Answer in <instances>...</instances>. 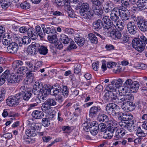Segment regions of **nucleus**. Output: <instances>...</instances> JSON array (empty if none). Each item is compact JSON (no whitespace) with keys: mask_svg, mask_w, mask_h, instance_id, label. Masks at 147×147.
<instances>
[{"mask_svg":"<svg viewBox=\"0 0 147 147\" xmlns=\"http://www.w3.org/2000/svg\"><path fill=\"white\" fill-rule=\"evenodd\" d=\"M132 19L140 30L143 32L147 31V21L143 17L135 16L132 17Z\"/></svg>","mask_w":147,"mask_h":147,"instance_id":"1","label":"nucleus"},{"mask_svg":"<svg viewBox=\"0 0 147 147\" xmlns=\"http://www.w3.org/2000/svg\"><path fill=\"white\" fill-rule=\"evenodd\" d=\"M57 4L59 6H63L64 4L63 0H55ZM66 1L65 3V9L66 12V15L69 17L73 18L75 17V14L74 10L71 8L69 3Z\"/></svg>","mask_w":147,"mask_h":147,"instance_id":"2","label":"nucleus"},{"mask_svg":"<svg viewBox=\"0 0 147 147\" xmlns=\"http://www.w3.org/2000/svg\"><path fill=\"white\" fill-rule=\"evenodd\" d=\"M20 92L18 93L20 99L22 98L25 101L28 100L31 97L32 93L27 85H25L21 86L20 88Z\"/></svg>","mask_w":147,"mask_h":147,"instance_id":"3","label":"nucleus"},{"mask_svg":"<svg viewBox=\"0 0 147 147\" xmlns=\"http://www.w3.org/2000/svg\"><path fill=\"white\" fill-rule=\"evenodd\" d=\"M104 23H102V26L105 30H109V33L116 28L115 25L113 24L112 21L109 19V16H105L102 19Z\"/></svg>","mask_w":147,"mask_h":147,"instance_id":"4","label":"nucleus"},{"mask_svg":"<svg viewBox=\"0 0 147 147\" xmlns=\"http://www.w3.org/2000/svg\"><path fill=\"white\" fill-rule=\"evenodd\" d=\"M41 126L40 123H32L30 126L26 130V134L30 137H35L36 135V129L38 130L41 128Z\"/></svg>","mask_w":147,"mask_h":147,"instance_id":"5","label":"nucleus"},{"mask_svg":"<svg viewBox=\"0 0 147 147\" xmlns=\"http://www.w3.org/2000/svg\"><path fill=\"white\" fill-rule=\"evenodd\" d=\"M20 96L18 94L14 96H9L7 99L6 102L7 105L9 106L18 105L20 101Z\"/></svg>","mask_w":147,"mask_h":147,"instance_id":"6","label":"nucleus"},{"mask_svg":"<svg viewBox=\"0 0 147 147\" xmlns=\"http://www.w3.org/2000/svg\"><path fill=\"white\" fill-rule=\"evenodd\" d=\"M117 116V117L119 119H121L122 121H131L132 123H134V121L133 120L134 119L133 115L131 113H129L126 114L125 113H123L122 112H120L119 111L116 115V116Z\"/></svg>","mask_w":147,"mask_h":147,"instance_id":"7","label":"nucleus"},{"mask_svg":"<svg viewBox=\"0 0 147 147\" xmlns=\"http://www.w3.org/2000/svg\"><path fill=\"white\" fill-rule=\"evenodd\" d=\"M121 9L120 7H114L111 11L110 16L109 19L114 22L117 21L119 18L120 13Z\"/></svg>","mask_w":147,"mask_h":147,"instance_id":"8","label":"nucleus"},{"mask_svg":"<svg viewBox=\"0 0 147 147\" xmlns=\"http://www.w3.org/2000/svg\"><path fill=\"white\" fill-rule=\"evenodd\" d=\"M129 101L127 100V101L124 102L122 104L121 107L125 111H132L135 108L134 103Z\"/></svg>","mask_w":147,"mask_h":147,"instance_id":"9","label":"nucleus"},{"mask_svg":"<svg viewBox=\"0 0 147 147\" xmlns=\"http://www.w3.org/2000/svg\"><path fill=\"white\" fill-rule=\"evenodd\" d=\"M133 97L131 95H119L117 96L114 103L118 104L125 102L127 100H131Z\"/></svg>","mask_w":147,"mask_h":147,"instance_id":"10","label":"nucleus"},{"mask_svg":"<svg viewBox=\"0 0 147 147\" xmlns=\"http://www.w3.org/2000/svg\"><path fill=\"white\" fill-rule=\"evenodd\" d=\"M101 109L99 106H94L91 107L89 109V117L93 118L97 116L99 113Z\"/></svg>","mask_w":147,"mask_h":147,"instance_id":"11","label":"nucleus"},{"mask_svg":"<svg viewBox=\"0 0 147 147\" xmlns=\"http://www.w3.org/2000/svg\"><path fill=\"white\" fill-rule=\"evenodd\" d=\"M51 91V89L48 87H42L41 88V93L40 94V99L42 100H44L45 98L50 94Z\"/></svg>","mask_w":147,"mask_h":147,"instance_id":"12","label":"nucleus"},{"mask_svg":"<svg viewBox=\"0 0 147 147\" xmlns=\"http://www.w3.org/2000/svg\"><path fill=\"white\" fill-rule=\"evenodd\" d=\"M97 120L100 122L107 123V124L113 123V119H109L108 117L104 114L99 115L97 118Z\"/></svg>","mask_w":147,"mask_h":147,"instance_id":"13","label":"nucleus"},{"mask_svg":"<svg viewBox=\"0 0 147 147\" xmlns=\"http://www.w3.org/2000/svg\"><path fill=\"white\" fill-rule=\"evenodd\" d=\"M99 129L98 125L96 121H93L90 129V131L92 134L96 135L98 133Z\"/></svg>","mask_w":147,"mask_h":147,"instance_id":"14","label":"nucleus"},{"mask_svg":"<svg viewBox=\"0 0 147 147\" xmlns=\"http://www.w3.org/2000/svg\"><path fill=\"white\" fill-rule=\"evenodd\" d=\"M48 38L50 42L54 44L55 46H60L62 45L61 42L58 40L56 34L53 35L52 36H48Z\"/></svg>","mask_w":147,"mask_h":147,"instance_id":"15","label":"nucleus"},{"mask_svg":"<svg viewBox=\"0 0 147 147\" xmlns=\"http://www.w3.org/2000/svg\"><path fill=\"white\" fill-rule=\"evenodd\" d=\"M127 28L129 33L131 34H135L136 33L137 28L133 22H129L128 23Z\"/></svg>","mask_w":147,"mask_h":147,"instance_id":"16","label":"nucleus"},{"mask_svg":"<svg viewBox=\"0 0 147 147\" xmlns=\"http://www.w3.org/2000/svg\"><path fill=\"white\" fill-rule=\"evenodd\" d=\"M133 82L131 79H127L126 81L124 84L125 87L122 88L123 92L130 93V87Z\"/></svg>","mask_w":147,"mask_h":147,"instance_id":"17","label":"nucleus"},{"mask_svg":"<svg viewBox=\"0 0 147 147\" xmlns=\"http://www.w3.org/2000/svg\"><path fill=\"white\" fill-rule=\"evenodd\" d=\"M126 131L123 128H117L114 137L115 140H117L123 137L126 134Z\"/></svg>","mask_w":147,"mask_h":147,"instance_id":"18","label":"nucleus"},{"mask_svg":"<svg viewBox=\"0 0 147 147\" xmlns=\"http://www.w3.org/2000/svg\"><path fill=\"white\" fill-rule=\"evenodd\" d=\"M114 6V4L112 1H108L105 4L103 10L105 13H109L112 11V9Z\"/></svg>","mask_w":147,"mask_h":147,"instance_id":"19","label":"nucleus"},{"mask_svg":"<svg viewBox=\"0 0 147 147\" xmlns=\"http://www.w3.org/2000/svg\"><path fill=\"white\" fill-rule=\"evenodd\" d=\"M80 16L84 19H90L93 17L94 13L90 10L79 13Z\"/></svg>","mask_w":147,"mask_h":147,"instance_id":"20","label":"nucleus"},{"mask_svg":"<svg viewBox=\"0 0 147 147\" xmlns=\"http://www.w3.org/2000/svg\"><path fill=\"white\" fill-rule=\"evenodd\" d=\"M74 37L75 41L78 45L82 46L83 45L85 41L84 38L78 34H76Z\"/></svg>","mask_w":147,"mask_h":147,"instance_id":"21","label":"nucleus"},{"mask_svg":"<svg viewBox=\"0 0 147 147\" xmlns=\"http://www.w3.org/2000/svg\"><path fill=\"white\" fill-rule=\"evenodd\" d=\"M136 5L138 8L140 9H147V0H138Z\"/></svg>","mask_w":147,"mask_h":147,"instance_id":"22","label":"nucleus"},{"mask_svg":"<svg viewBox=\"0 0 147 147\" xmlns=\"http://www.w3.org/2000/svg\"><path fill=\"white\" fill-rule=\"evenodd\" d=\"M21 77L20 76L11 75L10 77L8 78L7 81L9 83H16L20 82Z\"/></svg>","mask_w":147,"mask_h":147,"instance_id":"23","label":"nucleus"},{"mask_svg":"<svg viewBox=\"0 0 147 147\" xmlns=\"http://www.w3.org/2000/svg\"><path fill=\"white\" fill-rule=\"evenodd\" d=\"M27 34L28 37L32 39H36L38 37L37 33L34 29L33 28H28Z\"/></svg>","mask_w":147,"mask_h":147,"instance_id":"24","label":"nucleus"},{"mask_svg":"<svg viewBox=\"0 0 147 147\" xmlns=\"http://www.w3.org/2000/svg\"><path fill=\"white\" fill-rule=\"evenodd\" d=\"M109 35L115 40L120 39L121 36V33L119 31H116L115 29L109 33Z\"/></svg>","mask_w":147,"mask_h":147,"instance_id":"25","label":"nucleus"},{"mask_svg":"<svg viewBox=\"0 0 147 147\" xmlns=\"http://www.w3.org/2000/svg\"><path fill=\"white\" fill-rule=\"evenodd\" d=\"M120 15L122 20H128L130 16L129 12L127 10H120Z\"/></svg>","mask_w":147,"mask_h":147,"instance_id":"26","label":"nucleus"},{"mask_svg":"<svg viewBox=\"0 0 147 147\" xmlns=\"http://www.w3.org/2000/svg\"><path fill=\"white\" fill-rule=\"evenodd\" d=\"M114 120L113 119V123L111 124H108L107 125H109L108 127L107 128V131H109L110 133H112L113 134L114 132V131L116 130H117V128L115 126L116 123H115L114 121Z\"/></svg>","mask_w":147,"mask_h":147,"instance_id":"27","label":"nucleus"},{"mask_svg":"<svg viewBox=\"0 0 147 147\" xmlns=\"http://www.w3.org/2000/svg\"><path fill=\"white\" fill-rule=\"evenodd\" d=\"M23 64L22 61L21 60H16L13 61L12 63V67L15 70L17 71L19 67Z\"/></svg>","mask_w":147,"mask_h":147,"instance_id":"28","label":"nucleus"},{"mask_svg":"<svg viewBox=\"0 0 147 147\" xmlns=\"http://www.w3.org/2000/svg\"><path fill=\"white\" fill-rule=\"evenodd\" d=\"M79 13L90 10L89 5L87 3H82L80 6Z\"/></svg>","mask_w":147,"mask_h":147,"instance_id":"29","label":"nucleus"},{"mask_svg":"<svg viewBox=\"0 0 147 147\" xmlns=\"http://www.w3.org/2000/svg\"><path fill=\"white\" fill-rule=\"evenodd\" d=\"M36 47H28L27 48L28 53L30 55H34L38 52V49Z\"/></svg>","mask_w":147,"mask_h":147,"instance_id":"30","label":"nucleus"},{"mask_svg":"<svg viewBox=\"0 0 147 147\" xmlns=\"http://www.w3.org/2000/svg\"><path fill=\"white\" fill-rule=\"evenodd\" d=\"M139 84L138 82L135 81L133 82L130 87V92H136L138 89Z\"/></svg>","mask_w":147,"mask_h":147,"instance_id":"31","label":"nucleus"},{"mask_svg":"<svg viewBox=\"0 0 147 147\" xmlns=\"http://www.w3.org/2000/svg\"><path fill=\"white\" fill-rule=\"evenodd\" d=\"M118 106L115 104L109 103L106 106V110L107 113L109 114L115 109L116 107H118Z\"/></svg>","mask_w":147,"mask_h":147,"instance_id":"32","label":"nucleus"},{"mask_svg":"<svg viewBox=\"0 0 147 147\" xmlns=\"http://www.w3.org/2000/svg\"><path fill=\"white\" fill-rule=\"evenodd\" d=\"M100 20H98L94 22L92 24V28L93 29L98 30L100 29L101 28L102 23Z\"/></svg>","mask_w":147,"mask_h":147,"instance_id":"33","label":"nucleus"},{"mask_svg":"<svg viewBox=\"0 0 147 147\" xmlns=\"http://www.w3.org/2000/svg\"><path fill=\"white\" fill-rule=\"evenodd\" d=\"M116 28H117L118 30L121 31L124 28V24L123 20L119 21L118 22H117V21L114 22Z\"/></svg>","mask_w":147,"mask_h":147,"instance_id":"34","label":"nucleus"},{"mask_svg":"<svg viewBox=\"0 0 147 147\" xmlns=\"http://www.w3.org/2000/svg\"><path fill=\"white\" fill-rule=\"evenodd\" d=\"M64 31L67 36L72 37L75 34L74 30L71 28H66L64 29Z\"/></svg>","mask_w":147,"mask_h":147,"instance_id":"35","label":"nucleus"},{"mask_svg":"<svg viewBox=\"0 0 147 147\" xmlns=\"http://www.w3.org/2000/svg\"><path fill=\"white\" fill-rule=\"evenodd\" d=\"M50 94L54 96H56L59 94V93L61 92V89L60 87L53 88L51 89Z\"/></svg>","mask_w":147,"mask_h":147,"instance_id":"36","label":"nucleus"},{"mask_svg":"<svg viewBox=\"0 0 147 147\" xmlns=\"http://www.w3.org/2000/svg\"><path fill=\"white\" fill-rule=\"evenodd\" d=\"M42 113L41 111L36 110L32 113V115L33 118L35 119H39L42 118Z\"/></svg>","mask_w":147,"mask_h":147,"instance_id":"37","label":"nucleus"},{"mask_svg":"<svg viewBox=\"0 0 147 147\" xmlns=\"http://www.w3.org/2000/svg\"><path fill=\"white\" fill-rule=\"evenodd\" d=\"M20 40L21 41L22 46L23 45H28L31 41L30 38L28 36H23L22 39L20 38Z\"/></svg>","mask_w":147,"mask_h":147,"instance_id":"38","label":"nucleus"},{"mask_svg":"<svg viewBox=\"0 0 147 147\" xmlns=\"http://www.w3.org/2000/svg\"><path fill=\"white\" fill-rule=\"evenodd\" d=\"M92 9L95 14L98 16L101 15L102 11L99 6L92 5Z\"/></svg>","mask_w":147,"mask_h":147,"instance_id":"39","label":"nucleus"},{"mask_svg":"<svg viewBox=\"0 0 147 147\" xmlns=\"http://www.w3.org/2000/svg\"><path fill=\"white\" fill-rule=\"evenodd\" d=\"M89 38L92 43L96 44L98 42L97 38L93 34L90 33L89 34Z\"/></svg>","mask_w":147,"mask_h":147,"instance_id":"40","label":"nucleus"},{"mask_svg":"<svg viewBox=\"0 0 147 147\" xmlns=\"http://www.w3.org/2000/svg\"><path fill=\"white\" fill-rule=\"evenodd\" d=\"M106 89L108 92H115L117 88L115 86L114 84L112 83V81L111 84L108 85L106 88Z\"/></svg>","mask_w":147,"mask_h":147,"instance_id":"41","label":"nucleus"},{"mask_svg":"<svg viewBox=\"0 0 147 147\" xmlns=\"http://www.w3.org/2000/svg\"><path fill=\"white\" fill-rule=\"evenodd\" d=\"M45 103L48 104L50 106H55L57 105V102L55 99L51 98H48L45 102Z\"/></svg>","mask_w":147,"mask_h":147,"instance_id":"42","label":"nucleus"},{"mask_svg":"<svg viewBox=\"0 0 147 147\" xmlns=\"http://www.w3.org/2000/svg\"><path fill=\"white\" fill-rule=\"evenodd\" d=\"M55 32V28L53 27H49L48 26H46L45 30L44 32L45 34L46 33L48 34H53Z\"/></svg>","mask_w":147,"mask_h":147,"instance_id":"43","label":"nucleus"},{"mask_svg":"<svg viewBox=\"0 0 147 147\" xmlns=\"http://www.w3.org/2000/svg\"><path fill=\"white\" fill-rule=\"evenodd\" d=\"M62 95L64 97L67 98L69 95V90L67 86H64L61 89Z\"/></svg>","mask_w":147,"mask_h":147,"instance_id":"44","label":"nucleus"},{"mask_svg":"<svg viewBox=\"0 0 147 147\" xmlns=\"http://www.w3.org/2000/svg\"><path fill=\"white\" fill-rule=\"evenodd\" d=\"M36 30L38 35L40 38H43L45 35L44 32L42 31L41 28L39 26H37L36 27Z\"/></svg>","mask_w":147,"mask_h":147,"instance_id":"45","label":"nucleus"},{"mask_svg":"<svg viewBox=\"0 0 147 147\" xmlns=\"http://www.w3.org/2000/svg\"><path fill=\"white\" fill-rule=\"evenodd\" d=\"M4 48H6L4 47ZM7 49L6 51L10 53H15L18 50V47H7L6 48Z\"/></svg>","mask_w":147,"mask_h":147,"instance_id":"46","label":"nucleus"},{"mask_svg":"<svg viewBox=\"0 0 147 147\" xmlns=\"http://www.w3.org/2000/svg\"><path fill=\"white\" fill-rule=\"evenodd\" d=\"M123 82L121 78H118L116 80L112 81V83L114 84L115 86L117 88L121 86Z\"/></svg>","mask_w":147,"mask_h":147,"instance_id":"47","label":"nucleus"},{"mask_svg":"<svg viewBox=\"0 0 147 147\" xmlns=\"http://www.w3.org/2000/svg\"><path fill=\"white\" fill-rule=\"evenodd\" d=\"M109 94H108L109 95V97L110 98L109 100L110 101V102H115V99L117 98V96L115 94V92H109Z\"/></svg>","mask_w":147,"mask_h":147,"instance_id":"48","label":"nucleus"},{"mask_svg":"<svg viewBox=\"0 0 147 147\" xmlns=\"http://www.w3.org/2000/svg\"><path fill=\"white\" fill-rule=\"evenodd\" d=\"M42 124L45 127H47L50 124V122L49 119L46 118H43L42 121Z\"/></svg>","mask_w":147,"mask_h":147,"instance_id":"49","label":"nucleus"},{"mask_svg":"<svg viewBox=\"0 0 147 147\" xmlns=\"http://www.w3.org/2000/svg\"><path fill=\"white\" fill-rule=\"evenodd\" d=\"M34 68H31V70L28 72H27L26 73V76L27 78L26 81L28 82V79H32L33 78L34 76V74L32 72V71H34Z\"/></svg>","mask_w":147,"mask_h":147,"instance_id":"50","label":"nucleus"},{"mask_svg":"<svg viewBox=\"0 0 147 147\" xmlns=\"http://www.w3.org/2000/svg\"><path fill=\"white\" fill-rule=\"evenodd\" d=\"M30 3L26 1H25L20 4L21 8L23 9H28L30 7Z\"/></svg>","mask_w":147,"mask_h":147,"instance_id":"51","label":"nucleus"},{"mask_svg":"<svg viewBox=\"0 0 147 147\" xmlns=\"http://www.w3.org/2000/svg\"><path fill=\"white\" fill-rule=\"evenodd\" d=\"M41 88H33V89L32 90V92L35 95H36L38 96V98L40 100V94L41 92Z\"/></svg>","mask_w":147,"mask_h":147,"instance_id":"52","label":"nucleus"},{"mask_svg":"<svg viewBox=\"0 0 147 147\" xmlns=\"http://www.w3.org/2000/svg\"><path fill=\"white\" fill-rule=\"evenodd\" d=\"M38 49V52L41 54L45 55L47 53L48 49L46 47H40L39 49Z\"/></svg>","mask_w":147,"mask_h":147,"instance_id":"53","label":"nucleus"},{"mask_svg":"<svg viewBox=\"0 0 147 147\" xmlns=\"http://www.w3.org/2000/svg\"><path fill=\"white\" fill-rule=\"evenodd\" d=\"M11 2L5 1L1 5V7L3 9H6L11 5Z\"/></svg>","mask_w":147,"mask_h":147,"instance_id":"54","label":"nucleus"},{"mask_svg":"<svg viewBox=\"0 0 147 147\" xmlns=\"http://www.w3.org/2000/svg\"><path fill=\"white\" fill-rule=\"evenodd\" d=\"M93 5H101L103 3L104 0H91Z\"/></svg>","mask_w":147,"mask_h":147,"instance_id":"55","label":"nucleus"},{"mask_svg":"<svg viewBox=\"0 0 147 147\" xmlns=\"http://www.w3.org/2000/svg\"><path fill=\"white\" fill-rule=\"evenodd\" d=\"M28 70V68L25 67L21 66L20 67H19L17 69L16 72L18 73L23 74H24V73H26V71Z\"/></svg>","mask_w":147,"mask_h":147,"instance_id":"56","label":"nucleus"},{"mask_svg":"<svg viewBox=\"0 0 147 147\" xmlns=\"http://www.w3.org/2000/svg\"><path fill=\"white\" fill-rule=\"evenodd\" d=\"M136 134L139 137H144L146 136V134L141 129L140 127L136 132Z\"/></svg>","mask_w":147,"mask_h":147,"instance_id":"57","label":"nucleus"},{"mask_svg":"<svg viewBox=\"0 0 147 147\" xmlns=\"http://www.w3.org/2000/svg\"><path fill=\"white\" fill-rule=\"evenodd\" d=\"M113 136V134L109 131H106L104 133L103 138L105 139H110Z\"/></svg>","mask_w":147,"mask_h":147,"instance_id":"58","label":"nucleus"},{"mask_svg":"<svg viewBox=\"0 0 147 147\" xmlns=\"http://www.w3.org/2000/svg\"><path fill=\"white\" fill-rule=\"evenodd\" d=\"M48 104H45V102L43 104L42 107V109L43 112L47 113L49 111L50 106Z\"/></svg>","mask_w":147,"mask_h":147,"instance_id":"59","label":"nucleus"},{"mask_svg":"<svg viewBox=\"0 0 147 147\" xmlns=\"http://www.w3.org/2000/svg\"><path fill=\"white\" fill-rule=\"evenodd\" d=\"M11 74H10V71L9 70H6L4 73L1 75V77L4 78L5 80L7 79V81L8 78L10 77Z\"/></svg>","mask_w":147,"mask_h":147,"instance_id":"60","label":"nucleus"},{"mask_svg":"<svg viewBox=\"0 0 147 147\" xmlns=\"http://www.w3.org/2000/svg\"><path fill=\"white\" fill-rule=\"evenodd\" d=\"M91 125V123L90 124L87 122L84 123L82 124L83 129L86 132L88 131V129L90 130Z\"/></svg>","mask_w":147,"mask_h":147,"instance_id":"61","label":"nucleus"},{"mask_svg":"<svg viewBox=\"0 0 147 147\" xmlns=\"http://www.w3.org/2000/svg\"><path fill=\"white\" fill-rule=\"evenodd\" d=\"M119 109L118 106V107H116L115 109L111 111V112H110L108 114L109 115H112L113 116H116V115L119 112Z\"/></svg>","mask_w":147,"mask_h":147,"instance_id":"62","label":"nucleus"},{"mask_svg":"<svg viewBox=\"0 0 147 147\" xmlns=\"http://www.w3.org/2000/svg\"><path fill=\"white\" fill-rule=\"evenodd\" d=\"M42 16H45L47 15L48 13V9L42 8L41 7H40L39 9Z\"/></svg>","mask_w":147,"mask_h":147,"instance_id":"63","label":"nucleus"},{"mask_svg":"<svg viewBox=\"0 0 147 147\" xmlns=\"http://www.w3.org/2000/svg\"><path fill=\"white\" fill-rule=\"evenodd\" d=\"M130 38L128 35L126 34H124L122 38V42L123 43L127 42L129 40Z\"/></svg>","mask_w":147,"mask_h":147,"instance_id":"64","label":"nucleus"}]
</instances>
